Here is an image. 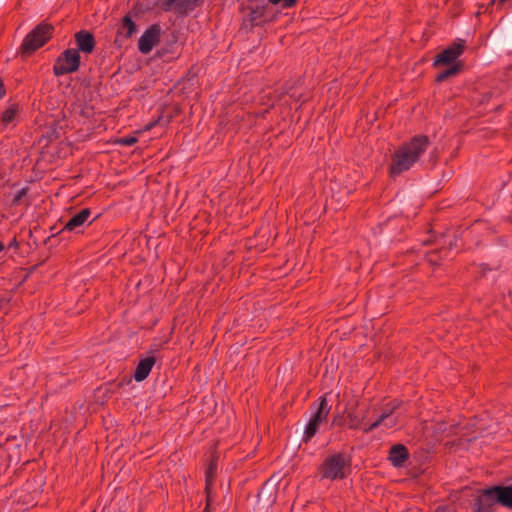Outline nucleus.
<instances>
[{"label":"nucleus","instance_id":"obj_13","mask_svg":"<svg viewBox=\"0 0 512 512\" xmlns=\"http://www.w3.org/2000/svg\"><path fill=\"white\" fill-rule=\"evenodd\" d=\"M78 52L91 53L95 47V40L90 32L81 30L75 34Z\"/></svg>","mask_w":512,"mask_h":512},{"label":"nucleus","instance_id":"obj_10","mask_svg":"<svg viewBox=\"0 0 512 512\" xmlns=\"http://www.w3.org/2000/svg\"><path fill=\"white\" fill-rule=\"evenodd\" d=\"M197 1L198 0H160V5L164 11L174 9L178 13H186L196 6Z\"/></svg>","mask_w":512,"mask_h":512},{"label":"nucleus","instance_id":"obj_16","mask_svg":"<svg viewBox=\"0 0 512 512\" xmlns=\"http://www.w3.org/2000/svg\"><path fill=\"white\" fill-rule=\"evenodd\" d=\"M399 407V403L398 402H389L385 405L382 413L380 414V416L374 421L372 422L371 424H369L370 426V429L371 430H374L376 428H378L380 425H382L386 420L387 418H389V416H391L394 411H396Z\"/></svg>","mask_w":512,"mask_h":512},{"label":"nucleus","instance_id":"obj_28","mask_svg":"<svg viewBox=\"0 0 512 512\" xmlns=\"http://www.w3.org/2000/svg\"><path fill=\"white\" fill-rule=\"evenodd\" d=\"M281 0H269L270 3L272 4H278Z\"/></svg>","mask_w":512,"mask_h":512},{"label":"nucleus","instance_id":"obj_7","mask_svg":"<svg viewBox=\"0 0 512 512\" xmlns=\"http://www.w3.org/2000/svg\"><path fill=\"white\" fill-rule=\"evenodd\" d=\"M161 29L158 24L151 25L144 31L138 41V49L143 54H148L160 41Z\"/></svg>","mask_w":512,"mask_h":512},{"label":"nucleus","instance_id":"obj_31","mask_svg":"<svg viewBox=\"0 0 512 512\" xmlns=\"http://www.w3.org/2000/svg\"><path fill=\"white\" fill-rule=\"evenodd\" d=\"M337 422H339V419L334 418V420H333V424H335V425H336V424H338Z\"/></svg>","mask_w":512,"mask_h":512},{"label":"nucleus","instance_id":"obj_11","mask_svg":"<svg viewBox=\"0 0 512 512\" xmlns=\"http://www.w3.org/2000/svg\"><path fill=\"white\" fill-rule=\"evenodd\" d=\"M155 363L156 358L154 356H147L145 358L140 359L134 372V379L137 382L145 380L150 374Z\"/></svg>","mask_w":512,"mask_h":512},{"label":"nucleus","instance_id":"obj_5","mask_svg":"<svg viewBox=\"0 0 512 512\" xmlns=\"http://www.w3.org/2000/svg\"><path fill=\"white\" fill-rule=\"evenodd\" d=\"M314 412L312 413L303 433V441L308 442L313 438L319 430L321 424L327 421L331 406L325 397H320L318 402L313 405Z\"/></svg>","mask_w":512,"mask_h":512},{"label":"nucleus","instance_id":"obj_22","mask_svg":"<svg viewBox=\"0 0 512 512\" xmlns=\"http://www.w3.org/2000/svg\"><path fill=\"white\" fill-rule=\"evenodd\" d=\"M25 194H26L25 188H22L19 191H17V193L15 194V196L13 198V203L18 204Z\"/></svg>","mask_w":512,"mask_h":512},{"label":"nucleus","instance_id":"obj_20","mask_svg":"<svg viewBox=\"0 0 512 512\" xmlns=\"http://www.w3.org/2000/svg\"><path fill=\"white\" fill-rule=\"evenodd\" d=\"M137 138L134 136H125L117 140V143L123 146H132L137 142Z\"/></svg>","mask_w":512,"mask_h":512},{"label":"nucleus","instance_id":"obj_17","mask_svg":"<svg viewBox=\"0 0 512 512\" xmlns=\"http://www.w3.org/2000/svg\"><path fill=\"white\" fill-rule=\"evenodd\" d=\"M136 31V25L129 15L124 16L122 19L119 32L123 33L125 38H130Z\"/></svg>","mask_w":512,"mask_h":512},{"label":"nucleus","instance_id":"obj_12","mask_svg":"<svg viewBox=\"0 0 512 512\" xmlns=\"http://www.w3.org/2000/svg\"><path fill=\"white\" fill-rule=\"evenodd\" d=\"M368 415H369L368 407L348 411V413H347L348 427L350 429H360L361 426L365 423Z\"/></svg>","mask_w":512,"mask_h":512},{"label":"nucleus","instance_id":"obj_4","mask_svg":"<svg viewBox=\"0 0 512 512\" xmlns=\"http://www.w3.org/2000/svg\"><path fill=\"white\" fill-rule=\"evenodd\" d=\"M53 26L48 23L38 24L30 33L26 35L21 45L23 55H31L37 49L42 47L52 36Z\"/></svg>","mask_w":512,"mask_h":512},{"label":"nucleus","instance_id":"obj_2","mask_svg":"<svg viewBox=\"0 0 512 512\" xmlns=\"http://www.w3.org/2000/svg\"><path fill=\"white\" fill-rule=\"evenodd\" d=\"M496 503L512 509V485L485 489L476 499L475 512H492Z\"/></svg>","mask_w":512,"mask_h":512},{"label":"nucleus","instance_id":"obj_30","mask_svg":"<svg viewBox=\"0 0 512 512\" xmlns=\"http://www.w3.org/2000/svg\"><path fill=\"white\" fill-rule=\"evenodd\" d=\"M337 422H339V419L334 418V420H333V424H335V425H336V424H338Z\"/></svg>","mask_w":512,"mask_h":512},{"label":"nucleus","instance_id":"obj_1","mask_svg":"<svg viewBox=\"0 0 512 512\" xmlns=\"http://www.w3.org/2000/svg\"><path fill=\"white\" fill-rule=\"evenodd\" d=\"M430 145L425 135L414 136L410 141L400 145L392 155L389 173L392 177L399 176L417 163Z\"/></svg>","mask_w":512,"mask_h":512},{"label":"nucleus","instance_id":"obj_8","mask_svg":"<svg viewBox=\"0 0 512 512\" xmlns=\"http://www.w3.org/2000/svg\"><path fill=\"white\" fill-rule=\"evenodd\" d=\"M464 51V44L462 42L453 43L451 46L444 49L441 53L437 55L434 60V66L441 65H452L456 64L455 61Z\"/></svg>","mask_w":512,"mask_h":512},{"label":"nucleus","instance_id":"obj_26","mask_svg":"<svg viewBox=\"0 0 512 512\" xmlns=\"http://www.w3.org/2000/svg\"><path fill=\"white\" fill-rule=\"evenodd\" d=\"M5 89L3 83L0 81V99L4 96Z\"/></svg>","mask_w":512,"mask_h":512},{"label":"nucleus","instance_id":"obj_25","mask_svg":"<svg viewBox=\"0 0 512 512\" xmlns=\"http://www.w3.org/2000/svg\"><path fill=\"white\" fill-rule=\"evenodd\" d=\"M434 256H435V253H430V254L428 255V261H429L430 263H432V264H437V262H436V260H435Z\"/></svg>","mask_w":512,"mask_h":512},{"label":"nucleus","instance_id":"obj_9","mask_svg":"<svg viewBox=\"0 0 512 512\" xmlns=\"http://www.w3.org/2000/svg\"><path fill=\"white\" fill-rule=\"evenodd\" d=\"M91 216V210L84 208L75 215H73L62 228V232H76L82 231L83 226L88 222Z\"/></svg>","mask_w":512,"mask_h":512},{"label":"nucleus","instance_id":"obj_18","mask_svg":"<svg viewBox=\"0 0 512 512\" xmlns=\"http://www.w3.org/2000/svg\"><path fill=\"white\" fill-rule=\"evenodd\" d=\"M461 67H462L461 64H452V65H450L447 69L443 70L442 72H440L437 75L436 81L437 82H443V81H445L446 79H448L450 77L456 76L460 72Z\"/></svg>","mask_w":512,"mask_h":512},{"label":"nucleus","instance_id":"obj_3","mask_svg":"<svg viewBox=\"0 0 512 512\" xmlns=\"http://www.w3.org/2000/svg\"><path fill=\"white\" fill-rule=\"evenodd\" d=\"M318 471L321 479L342 480L350 471V459L343 453H334L324 459Z\"/></svg>","mask_w":512,"mask_h":512},{"label":"nucleus","instance_id":"obj_27","mask_svg":"<svg viewBox=\"0 0 512 512\" xmlns=\"http://www.w3.org/2000/svg\"><path fill=\"white\" fill-rule=\"evenodd\" d=\"M155 125V123H150L146 126V130H150L153 126Z\"/></svg>","mask_w":512,"mask_h":512},{"label":"nucleus","instance_id":"obj_19","mask_svg":"<svg viewBox=\"0 0 512 512\" xmlns=\"http://www.w3.org/2000/svg\"><path fill=\"white\" fill-rule=\"evenodd\" d=\"M217 471V462L216 460H211L209 466L205 471V479H206V492L209 495L210 486L213 483Z\"/></svg>","mask_w":512,"mask_h":512},{"label":"nucleus","instance_id":"obj_14","mask_svg":"<svg viewBox=\"0 0 512 512\" xmlns=\"http://www.w3.org/2000/svg\"><path fill=\"white\" fill-rule=\"evenodd\" d=\"M408 458V450L402 444H396L391 447L389 452V461L394 467H402Z\"/></svg>","mask_w":512,"mask_h":512},{"label":"nucleus","instance_id":"obj_24","mask_svg":"<svg viewBox=\"0 0 512 512\" xmlns=\"http://www.w3.org/2000/svg\"><path fill=\"white\" fill-rule=\"evenodd\" d=\"M297 0H284L285 7H292Z\"/></svg>","mask_w":512,"mask_h":512},{"label":"nucleus","instance_id":"obj_23","mask_svg":"<svg viewBox=\"0 0 512 512\" xmlns=\"http://www.w3.org/2000/svg\"><path fill=\"white\" fill-rule=\"evenodd\" d=\"M360 429H362V431H363L364 433H369V432H371V431H372V430L370 429V426H369L368 424H366V422L361 426V428H360Z\"/></svg>","mask_w":512,"mask_h":512},{"label":"nucleus","instance_id":"obj_21","mask_svg":"<svg viewBox=\"0 0 512 512\" xmlns=\"http://www.w3.org/2000/svg\"><path fill=\"white\" fill-rule=\"evenodd\" d=\"M394 414L395 412L383 423L386 428H393L398 424V416H395Z\"/></svg>","mask_w":512,"mask_h":512},{"label":"nucleus","instance_id":"obj_15","mask_svg":"<svg viewBox=\"0 0 512 512\" xmlns=\"http://www.w3.org/2000/svg\"><path fill=\"white\" fill-rule=\"evenodd\" d=\"M18 113L19 106L17 104H10L2 113L0 119V128L4 129L8 126L16 125Z\"/></svg>","mask_w":512,"mask_h":512},{"label":"nucleus","instance_id":"obj_32","mask_svg":"<svg viewBox=\"0 0 512 512\" xmlns=\"http://www.w3.org/2000/svg\"><path fill=\"white\" fill-rule=\"evenodd\" d=\"M506 0H501L500 3H504Z\"/></svg>","mask_w":512,"mask_h":512},{"label":"nucleus","instance_id":"obj_29","mask_svg":"<svg viewBox=\"0 0 512 512\" xmlns=\"http://www.w3.org/2000/svg\"><path fill=\"white\" fill-rule=\"evenodd\" d=\"M5 246L2 242H0V252H2L4 250Z\"/></svg>","mask_w":512,"mask_h":512},{"label":"nucleus","instance_id":"obj_6","mask_svg":"<svg viewBox=\"0 0 512 512\" xmlns=\"http://www.w3.org/2000/svg\"><path fill=\"white\" fill-rule=\"evenodd\" d=\"M80 66V55L78 50L66 49L56 60L53 72L56 76L73 73Z\"/></svg>","mask_w":512,"mask_h":512}]
</instances>
